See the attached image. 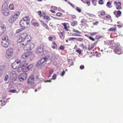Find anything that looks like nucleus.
Returning <instances> with one entry per match:
<instances>
[{
    "instance_id": "1a4fd4ad",
    "label": "nucleus",
    "mask_w": 123,
    "mask_h": 123,
    "mask_svg": "<svg viewBox=\"0 0 123 123\" xmlns=\"http://www.w3.org/2000/svg\"><path fill=\"white\" fill-rule=\"evenodd\" d=\"M27 76V74L26 73H21L19 75V78L21 81H23L26 79Z\"/></svg>"
},
{
    "instance_id": "2eb2a0df",
    "label": "nucleus",
    "mask_w": 123,
    "mask_h": 123,
    "mask_svg": "<svg viewBox=\"0 0 123 123\" xmlns=\"http://www.w3.org/2000/svg\"><path fill=\"white\" fill-rule=\"evenodd\" d=\"M31 54L30 53L26 52L22 55L21 58L23 59H26L29 57Z\"/></svg>"
},
{
    "instance_id": "0eeeda50",
    "label": "nucleus",
    "mask_w": 123,
    "mask_h": 123,
    "mask_svg": "<svg viewBox=\"0 0 123 123\" xmlns=\"http://www.w3.org/2000/svg\"><path fill=\"white\" fill-rule=\"evenodd\" d=\"M44 46L43 44H41L38 46L35 51L36 54H38L42 53L44 49Z\"/></svg>"
},
{
    "instance_id": "49530a36",
    "label": "nucleus",
    "mask_w": 123,
    "mask_h": 123,
    "mask_svg": "<svg viewBox=\"0 0 123 123\" xmlns=\"http://www.w3.org/2000/svg\"><path fill=\"white\" fill-rule=\"evenodd\" d=\"M51 8L55 10H56L57 9V7L52 6H51Z\"/></svg>"
},
{
    "instance_id": "79ce46f5",
    "label": "nucleus",
    "mask_w": 123,
    "mask_h": 123,
    "mask_svg": "<svg viewBox=\"0 0 123 123\" xmlns=\"http://www.w3.org/2000/svg\"><path fill=\"white\" fill-rule=\"evenodd\" d=\"M38 13L40 17H41L42 16V12L41 11H39L38 12Z\"/></svg>"
},
{
    "instance_id": "ea45409f",
    "label": "nucleus",
    "mask_w": 123,
    "mask_h": 123,
    "mask_svg": "<svg viewBox=\"0 0 123 123\" xmlns=\"http://www.w3.org/2000/svg\"><path fill=\"white\" fill-rule=\"evenodd\" d=\"M106 19V20H109L111 18V16L110 15H108L105 17Z\"/></svg>"
},
{
    "instance_id": "5fc2aeb1",
    "label": "nucleus",
    "mask_w": 123,
    "mask_h": 123,
    "mask_svg": "<svg viewBox=\"0 0 123 123\" xmlns=\"http://www.w3.org/2000/svg\"><path fill=\"white\" fill-rule=\"evenodd\" d=\"M73 36H78V37H80L81 36V35H80L79 34H76V33H75L74 34V35H73Z\"/></svg>"
},
{
    "instance_id": "052dcab7",
    "label": "nucleus",
    "mask_w": 123,
    "mask_h": 123,
    "mask_svg": "<svg viewBox=\"0 0 123 123\" xmlns=\"http://www.w3.org/2000/svg\"><path fill=\"white\" fill-rule=\"evenodd\" d=\"M45 18L47 20H49L50 19V17L49 16L46 15Z\"/></svg>"
},
{
    "instance_id": "bb28decb",
    "label": "nucleus",
    "mask_w": 123,
    "mask_h": 123,
    "mask_svg": "<svg viewBox=\"0 0 123 123\" xmlns=\"http://www.w3.org/2000/svg\"><path fill=\"white\" fill-rule=\"evenodd\" d=\"M106 6L109 8H111L112 7L111 6V3L110 1H108L106 5Z\"/></svg>"
},
{
    "instance_id": "f257e3e1",
    "label": "nucleus",
    "mask_w": 123,
    "mask_h": 123,
    "mask_svg": "<svg viewBox=\"0 0 123 123\" xmlns=\"http://www.w3.org/2000/svg\"><path fill=\"white\" fill-rule=\"evenodd\" d=\"M31 37L27 33H24L21 34L17 41L18 43H20V45L23 47L25 50H31L34 46L32 43H30L31 41Z\"/></svg>"
},
{
    "instance_id": "a878e982",
    "label": "nucleus",
    "mask_w": 123,
    "mask_h": 123,
    "mask_svg": "<svg viewBox=\"0 0 123 123\" xmlns=\"http://www.w3.org/2000/svg\"><path fill=\"white\" fill-rule=\"evenodd\" d=\"M62 25L64 26V27L65 30H66V31H68V29L67 28V26L66 25V24L65 23H62Z\"/></svg>"
},
{
    "instance_id": "cd10ccee",
    "label": "nucleus",
    "mask_w": 123,
    "mask_h": 123,
    "mask_svg": "<svg viewBox=\"0 0 123 123\" xmlns=\"http://www.w3.org/2000/svg\"><path fill=\"white\" fill-rule=\"evenodd\" d=\"M78 23L77 21H74L72 22L71 24V25L72 26H75L77 25L78 24Z\"/></svg>"
},
{
    "instance_id": "c03bdc74",
    "label": "nucleus",
    "mask_w": 123,
    "mask_h": 123,
    "mask_svg": "<svg viewBox=\"0 0 123 123\" xmlns=\"http://www.w3.org/2000/svg\"><path fill=\"white\" fill-rule=\"evenodd\" d=\"M44 27L47 29H49V27L46 24H43Z\"/></svg>"
},
{
    "instance_id": "0e129e2a",
    "label": "nucleus",
    "mask_w": 123,
    "mask_h": 123,
    "mask_svg": "<svg viewBox=\"0 0 123 123\" xmlns=\"http://www.w3.org/2000/svg\"><path fill=\"white\" fill-rule=\"evenodd\" d=\"M42 13H43V14H42V16H43V17H45L46 16V15L45 12H43Z\"/></svg>"
},
{
    "instance_id": "3c124183",
    "label": "nucleus",
    "mask_w": 123,
    "mask_h": 123,
    "mask_svg": "<svg viewBox=\"0 0 123 123\" xmlns=\"http://www.w3.org/2000/svg\"><path fill=\"white\" fill-rule=\"evenodd\" d=\"M68 3L73 8L74 7V4H73L69 2H68Z\"/></svg>"
},
{
    "instance_id": "dca6fc26",
    "label": "nucleus",
    "mask_w": 123,
    "mask_h": 123,
    "mask_svg": "<svg viewBox=\"0 0 123 123\" xmlns=\"http://www.w3.org/2000/svg\"><path fill=\"white\" fill-rule=\"evenodd\" d=\"M113 13L117 17H118L120 16L122 13L120 11H114L113 12Z\"/></svg>"
},
{
    "instance_id": "7c9ffc66",
    "label": "nucleus",
    "mask_w": 123,
    "mask_h": 123,
    "mask_svg": "<svg viewBox=\"0 0 123 123\" xmlns=\"http://www.w3.org/2000/svg\"><path fill=\"white\" fill-rule=\"evenodd\" d=\"M94 47V46L93 45H92L90 46H88V49L89 50H92L93 49Z\"/></svg>"
},
{
    "instance_id": "a18cd8bd",
    "label": "nucleus",
    "mask_w": 123,
    "mask_h": 123,
    "mask_svg": "<svg viewBox=\"0 0 123 123\" xmlns=\"http://www.w3.org/2000/svg\"><path fill=\"white\" fill-rule=\"evenodd\" d=\"M90 34L91 36H94L97 34V32H94L92 33H90Z\"/></svg>"
},
{
    "instance_id": "69168bd1",
    "label": "nucleus",
    "mask_w": 123,
    "mask_h": 123,
    "mask_svg": "<svg viewBox=\"0 0 123 123\" xmlns=\"http://www.w3.org/2000/svg\"><path fill=\"white\" fill-rule=\"evenodd\" d=\"M53 39V37H49V41H51Z\"/></svg>"
},
{
    "instance_id": "20e7f679",
    "label": "nucleus",
    "mask_w": 123,
    "mask_h": 123,
    "mask_svg": "<svg viewBox=\"0 0 123 123\" xmlns=\"http://www.w3.org/2000/svg\"><path fill=\"white\" fill-rule=\"evenodd\" d=\"M13 53V49L12 48H9L6 51L5 57L6 58H10L12 56Z\"/></svg>"
},
{
    "instance_id": "6e6552de",
    "label": "nucleus",
    "mask_w": 123,
    "mask_h": 123,
    "mask_svg": "<svg viewBox=\"0 0 123 123\" xmlns=\"http://www.w3.org/2000/svg\"><path fill=\"white\" fill-rule=\"evenodd\" d=\"M6 29L5 25L2 23H0V36L4 33Z\"/></svg>"
},
{
    "instance_id": "680f3d73",
    "label": "nucleus",
    "mask_w": 123,
    "mask_h": 123,
    "mask_svg": "<svg viewBox=\"0 0 123 123\" xmlns=\"http://www.w3.org/2000/svg\"><path fill=\"white\" fill-rule=\"evenodd\" d=\"M65 73V71L64 70H63L62 72V73H61V76H63L64 75V74Z\"/></svg>"
},
{
    "instance_id": "5701e85b",
    "label": "nucleus",
    "mask_w": 123,
    "mask_h": 123,
    "mask_svg": "<svg viewBox=\"0 0 123 123\" xmlns=\"http://www.w3.org/2000/svg\"><path fill=\"white\" fill-rule=\"evenodd\" d=\"M8 6V4L6 2H5L3 5L2 7V8H7Z\"/></svg>"
},
{
    "instance_id": "37998d69",
    "label": "nucleus",
    "mask_w": 123,
    "mask_h": 123,
    "mask_svg": "<svg viewBox=\"0 0 123 123\" xmlns=\"http://www.w3.org/2000/svg\"><path fill=\"white\" fill-rule=\"evenodd\" d=\"M76 37H70L68 39L69 41H73L74 40L76 39Z\"/></svg>"
},
{
    "instance_id": "e2e57ef3",
    "label": "nucleus",
    "mask_w": 123,
    "mask_h": 123,
    "mask_svg": "<svg viewBox=\"0 0 123 123\" xmlns=\"http://www.w3.org/2000/svg\"><path fill=\"white\" fill-rule=\"evenodd\" d=\"M2 69H0V77L2 75Z\"/></svg>"
},
{
    "instance_id": "c85d7f7f",
    "label": "nucleus",
    "mask_w": 123,
    "mask_h": 123,
    "mask_svg": "<svg viewBox=\"0 0 123 123\" xmlns=\"http://www.w3.org/2000/svg\"><path fill=\"white\" fill-rule=\"evenodd\" d=\"M72 31L73 32L76 33L78 34H80L81 33V32H80L74 29Z\"/></svg>"
},
{
    "instance_id": "8fccbe9b",
    "label": "nucleus",
    "mask_w": 123,
    "mask_h": 123,
    "mask_svg": "<svg viewBox=\"0 0 123 123\" xmlns=\"http://www.w3.org/2000/svg\"><path fill=\"white\" fill-rule=\"evenodd\" d=\"M91 40L94 41L95 40L92 37L90 36H89L88 37Z\"/></svg>"
},
{
    "instance_id": "9b49d317",
    "label": "nucleus",
    "mask_w": 123,
    "mask_h": 123,
    "mask_svg": "<svg viewBox=\"0 0 123 123\" xmlns=\"http://www.w3.org/2000/svg\"><path fill=\"white\" fill-rule=\"evenodd\" d=\"M114 4L116 5V8L117 10H120L122 9L121 6V3L119 1L117 2L115 1L114 2Z\"/></svg>"
},
{
    "instance_id": "6ab92c4d",
    "label": "nucleus",
    "mask_w": 123,
    "mask_h": 123,
    "mask_svg": "<svg viewBox=\"0 0 123 123\" xmlns=\"http://www.w3.org/2000/svg\"><path fill=\"white\" fill-rule=\"evenodd\" d=\"M52 44L53 45L52 46V47L53 49H54L57 48V44L55 42H52Z\"/></svg>"
},
{
    "instance_id": "58836bf2",
    "label": "nucleus",
    "mask_w": 123,
    "mask_h": 123,
    "mask_svg": "<svg viewBox=\"0 0 123 123\" xmlns=\"http://www.w3.org/2000/svg\"><path fill=\"white\" fill-rule=\"evenodd\" d=\"M16 92V90L15 89L10 90H9V92H10L15 93Z\"/></svg>"
},
{
    "instance_id": "c756f323",
    "label": "nucleus",
    "mask_w": 123,
    "mask_h": 123,
    "mask_svg": "<svg viewBox=\"0 0 123 123\" xmlns=\"http://www.w3.org/2000/svg\"><path fill=\"white\" fill-rule=\"evenodd\" d=\"M54 71L53 69L51 70H49V75L48 76V77L49 78L51 76V75L53 73Z\"/></svg>"
},
{
    "instance_id": "423d86ee",
    "label": "nucleus",
    "mask_w": 123,
    "mask_h": 123,
    "mask_svg": "<svg viewBox=\"0 0 123 123\" xmlns=\"http://www.w3.org/2000/svg\"><path fill=\"white\" fill-rule=\"evenodd\" d=\"M49 57V56H47L43 58L39 61L36 64L37 66H38L43 63L44 62L48 60Z\"/></svg>"
},
{
    "instance_id": "4c0bfd02",
    "label": "nucleus",
    "mask_w": 123,
    "mask_h": 123,
    "mask_svg": "<svg viewBox=\"0 0 123 123\" xmlns=\"http://www.w3.org/2000/svg\"><path fill=\"white\" fill-rule=\"evenodd\" d=\"M62 13L60 12H58L56 13V15L57 16L60 17L62 15Z\"/></svg>"
},
{
    "instance_id": "c9c22d12",
    "label": "nucleus",
    "mask_w": 123,
    "mask_h": 123,
    "mask_svg": "<svg viewBox=\"0 0 123 123\" xmlns=\"http://www.w3.org/2000/svg\"><path fill=\"white\" fill-rule=\"evenodd\" d=\"M76 39H77V41L80 42H81L83 40V39L80 37L76 38Z\"/></svg>"
},
{
    "instance_id": "e433bc0d",
    "label": "nucleus",
    "mask_w": 123,
    "mask_h": 123,
    "mask_svg": "<svg viewBox=\"0 0 123 123\" xmlns=\"http://www.w3.org/2000/svg\"><path fill=\"white\" fill-rule=\"evenodd\" d=\"M23 29H20L16 31V33H18L21 32Z\"/></svg>"
},
{
    "instance_id": "13d9d810",
    "label": "nucleus",
    "mask_w": 123,
    "mask_h": 123,
    "mask_svg": "<svg viewBox=\"0 0 123 123\" xmlns=\"http://www.w3.org/2000/svg\"><path fill=\"white\" fill-rule=\"evenodd\" d=\"M80 68L81 69H83L84 68V67L83 65H81L80 66Z\"/></svg>"
},
{
    "instance_id": "aec40b11",
    "label": "nucleus",
    "mask_w": 123,
    "mask_h": 123,
    "mask_svg": "<svg viewBox=\"0 0 123 123\" xmlns=\"http://www.w3.org/2000/svg\"><path fill=\"white\" fill-rule=\"evenodd\" d=\"M18 68L17 70V71L18 72H20L22 70L23 71V68L22 66V64H21V65L20 67H19Z\"/></svg>"
},
{
    "instance_id": "6e6d98bb",
    "label": "nucleus",
    "mask_w": 123,
    "mask_h": 123,
    "mask_svg": "<svg viewBox=\"0 0 123 123\" xmlns=\"http://www.w3.org/2000/svg\"><path fill=\"white\" fill-rule=\"evenodd\" d=\"M98 21H97L93 23V24L94 25H98Z\"/></svg>"
},
{
    "instance_id": "603ef678",
    "label": "nucleus",
    "mask_w": 123,
    "mask_h": 123,
    "mask_svg": "<svg viewBox=\"0 0 123 123\" xmlns=\"http://www.w3.org/2000/svg\"><path fill=\"white\" fill-rule=\"evenodd\" d=\"M76 51L79 54H80L81 53V50L80 49H78L76 50Z\"/></svg>"
},
{
    "instance_id": "f3484780",
    "label": "nucleus",
    "mask_w": 123,
    "mask_h": 123,
    "mask_svg": "<svg viewBox=\"0 0 123 123\" xmlns=\"http://www.w3.org/2000/svg\"><path fill=\"white\" fill-rule=\"evenodd\" d=\"M19 24L20 26L23 27L22 29H24L26 28L25 26V23L23 21L21 20Z\"/></svg>"
},
{
    "instance_id": "a211bd4d",
    "label": "nucleus",
    "mask_w": 123,
    "mask_h": 123,
    "mask_svg": "<svg viewBox=\"0 0 123 123\" xmlns=\"http://www.w3.org/2000/svg\"><path fill=\"white\" fill-rule=\"evenodd\" d=\"M6 40H9L8 39V37L6 35H4L2 37V41H6Z\"/></svg>"
},
{
    "instance_id": "774afa93",
    "label": "nucleus",
    "mask_w": 123,
    "mask_h": 123,
    "mask_svg": "<svg viewBox=\"0 0 123 123\" xmlns=\"http://www.w3.org/2000/svg\"><path fill=\"white\" fill-rule=\"evenodd\" d=\"M71 17L72 18H76V16L74 15H71Z\"/></svg>"
},
{
    "instance_id": "09e8293b",
    "label": "nucleus",
    "mask_w": 123,
    "mask_h": 123,
    "mask_svg": "<svg viewBox=\"0 0 123 123\" xmlns=\"http://www.w3.org/2000/svg\"><path fill=\"white\" fill-rule=\"evenodd\" d=\"M103 3V0H100L99 1L98 3L100 5L102 4Z\"/></svg>"
},
{
    "instance_id": "338daca9",
    "label": "nucleus",
    "mask_w": 123,
    "mask_h": 123,
    "mask_svg": "<svg viewBox=\"0 0 123 123\" xmlns=\"http://www.w3.org/2000/svg\"><path fill=\"white\" fill-rule=\"evenodd\" d=\"M105 12H102L100 13L101 15L102 16L104 15L105 14Z\"/></svg>"
},
{
    "instance_id": "f704fd0d",
    "label": "nucleus",
    "mask_w": 123,
    "mask_h": 123,
    "mask_svg": "<svg viewBox=\"0 0 123 123\" xmlns=\"http://www.w3.org/2000/svg\"><path fill=\"white\" fill-rule=\"evenodd\" d=\"M76 9L77 11L79 13H80L81 12V9L80 8L78 7H76Z\"/></svg>"
},
{
    "instance_id": "b1692460",
    "label": "nucleus",
    "mask_w": 123,
    "mask_h": 123,
    "mask_svg": "<svg viewBox=\"0 0 123 123\" xmlns=\"http://www.w3.org/2000/svg\"><path fill=\"white\" fill-rule=\"evenodd\" d=\"M9 8L11 10H13L14 9V7L13 4H11L9 5Z\"/></svg>"
},
{
    "instance_id": "412c9836",
    "label": "nucleus",
    "mask_w": 123,
    "mask_h": 123,
    "mask_svg": "<svg viewBox=\"0 0 123 123\" xmlns=\"http://www.w3.org/2000/svg\"><path fill=\"white\" fill-rule=\"evenodd\" d=\"M117 28L116 27H115V28H111L110 29L108 30V31L109 32L110 31L115 32L117 31Z\"/></svg>"
},
{
    "instance_id": "a19ab883",
    "label": "nucleus",
    "mask_w": 123,
    "mask_h": 123,
    "mask_svg": "<svg viewBox=\"0 0 123 123\" xmlns=\"http://www.w3.org/2000/svg\"><path fill=\"white\" fill-rule=\"evenodd\" d=\"M9 78V76L8 75H6L4 78V81H6L8 80Z\"/></svg>"
},
{
    "instance_id": "39448f33",
    "label": "nucleus",
    "mask_w": 123,
    "mask_h": 123,
    "mask_svg": "<svg viewBox=\"0 0 123 123\" xmlns=\"http://www.w3.org/2000/svg\"><path fill=\"white\" fill-rule=\"evenodd\" d=\"M21 61L18 59H16L15 61L12 64V67L13 69H16L19 67L20 65Z\"/></svg>"
},
{
    "instance_id": "4be33fe9",
    "label": "nucleus",
    "mask_w": 123,
    "mask_h": 123,
    "mask_svg": "<svg viewBox=\"0 0 123 123\" xmlns=\"http://www.w3.org/2000/svg\"><path fill=\"white\" fill-rule=\"evenodd\" d=\"M32 25L35 27H39L40 26L39 24L37 22H33Z\"/></svg>"
},
{
    "instance_id": "bf43d9fd",
    "label": "nucleus",
    "mask_w": 123,
    "mask_h": 123,
    "mask_svg": "<svg viewBox=\"0 0 123 123\" xmlns=\"http://www.w3.org/2000/svg\"><path fill=\"white\" fill-rule=\"evenodd\" d=\"M86 4L88 6H89L90 5V1L89 0L86 1Z\"/></svg>"
},
{
    "instance_id": "4468645a",
    "label": "nucleus",
    "mask_w": 123,
    "mask_h": 123,
    "mask_svg": "<svg viewBox=\"0 0 123 123\" xmlns=\"http://www.w3.org/2000/svg\"><path fill=\"white\" fill-rule=\"evenodd\" d=\"M9 41V40H6V41H2L1 44L2 45L5 47L7 48L8 47L9 45H10Z\"/></svg>"
},
{
    "instance_id": "2f4dec72",
    "label": "nucleus",
    "mask_w": 123,
    "mask_h": 123,
    "mask_svg": "<svg viewBox=\"0 0 123 123\" xmlns=\"http://www.w3.org/2000/svg\"><path fill=\"white\" fill-rule=\"evenodd\" d=\"M92 3L94 6H96L97 0H92Z\"/></svg>"
},
{
    "instance_id": "de8ad7c7",
    "label": "nucleus",
    "mask_w": 123,
    "mask_h": 123,
    "mask_svg": "<svg viewBox=\"0 0 123 123\" xmlns=\"http://www.w3.org/2000/svg\"><path fill=\"white\" fill-rule=\"evenodd\" d=\"M65 47L64 46L61 45L59 49L61 50H63L64 49Z\"/></svg>"
},
{
    "instance_id": "f03ea898",
    "label": "nucleus",
    "mask_w": 123,
    "mask_h": 123,
    "mask_svg": "<svg viewBox=\"0 0 123 123\" xmlns=\"http://www.w3.org/2000/svg\"><path fill=\"white\" fill-rule=\"evenodd\" d=\"M22 66L23 68V72H26L28 71L29 70L32 68L33 65L32 64L30 65L27 66L28 64L25 61H23L22 62Z\"/></svg>"
},
{
    "instance_id": "864d4df0",
    "label": "nucleus",
    "mask_w": 123,
    "mask_h": 123,
    "mask_svg": "<svg viewBox=\"0 0 123 123\" xmlns=\"http://www.w3.org/2000/svg\"><path fill=\"white\" fill-rule=\"evenodd\" d=\"M56 74H54L52 76V79L53 80H55L56 79Z\"/></svg>"
},
{
    "instance_id": "4d7b16f0",
    "label": "nucleus",
    "mask_w": 123,
    "mask_h": 123,
    "mask_svg": "<svg viewBox=\"0 0 123 123\" xmlns=\"http://www.w3.org/2000/svg\"><path fill=\"white\" fill-rule=\"evenodd\" d=\"M6 103V102L5 101H2L1 103V105L2 106L4 105H5Z\"/></svg>"
},
{
    "instance_id": "9d476101",
    "label": "nucleus",
    "mask_w": 123,
    "mask_h": 123,
    "mask_svg": "<svg viewBox=\"0 0 123 123\" xmlns=\"http://www.w3.org/2000/svg\"><path fill=\"white\" fill-rule=\"evenodd\" d=\"M1 12L3 15L5 16H8L10 14L9 10L8 8H2Z\"/></svg>"
},
{
    "instance_id": "f8f14e48",
    "label": "nucleus",
    "mask_w": 123,
    "mask_h": 123,
    "mask_svg": "<svg viewBox=\"0 0 123 123\" xmlns=\"http://www.w3.org/2000/svg\"><path fill=\"white\" fill-rule=\"evenodd\" d=\"M115 52L118 54H120L122 52V49L118 47H116L114 49Z\"/></svg>"
},
{
    "instance_id": "7ed1b4c3",
    "label": "nucleus",
    "mask_w": 123,
    "mask_h": 123,
    "mask_svg": "<svg viewBox=\"0 0 123 123\" xmlns=\"http://www.w3.org/2000/svg\"><path fill=\"white\" fill-rule=\"evenodd\" d=\"M19 15V12L12 15L9 18L8 21L9 23L12 24L13 23L17 20Z\"/></svg>"
},
{
    "instance_id": "393cba45",
    "label": "nucleus",
    "mask_w": 123,
    "mask_h": 123,
    "mask_svg": "<svg viewBox=\"0 0 123 123\" xmlns=\"http://www.w3.org/2000/svg\"><path fill=\"white\" fill-rule=\"evenodd\" d=\"M23 20L24 21H30V19L29 17L26 16L24 17L23 18Z\"/></svg>"
},
{
    "instance_id": "ddd939ff",
    "label": "nucleus",
    "mask_w": 123,
    "mask_h": 123,
    "mask_svg": "<svg viewBox=\"0 0 123 123\" xmlns=\"http://www.w3.org/2000/svg\"><path fill=\"white\" fill-rule=\"evenodd\" d=\"M34 78L33 75L30 76L28 79L27 82L29 84H32L34 83Z\"/></svg>"
},
{
    "instance_id": "72a5a7b5",
    "label": "nucleus",
    "mask_w": 123,
    "mask_h": 123,
    "mask_svg": "<svg viewBox=\"0 0 123 123\" xmlns=\"http://www.w3.org/2000/svg\"><path fill=\"white\" fill-rule=\"evenodd\" d=\"M16 74V72L14 71H11L10 73V74L11 75V76H13L14 75Z\"/></svg>"
},
{
    "instance_id": "473e14b6",
    "label": "nucleus",
    "mask_w": 123,
    "mask_h": 123,
    "mask_svg": "<svg viewBox=\"0 0 123 123\" xmlns=\"http://www.w3.org/2000/svg\"><path fill=\"white\" fill-rule=\"evenodd\" d=\"M67 61L68 63L70 62H72V63L70 65L71 66H72L74 65V63L73 62V61H72V59H68L67 60Z\"/></svg>"
}]
</instances>
